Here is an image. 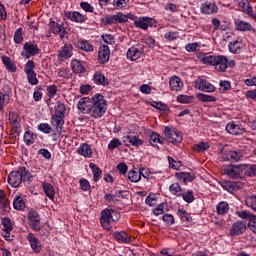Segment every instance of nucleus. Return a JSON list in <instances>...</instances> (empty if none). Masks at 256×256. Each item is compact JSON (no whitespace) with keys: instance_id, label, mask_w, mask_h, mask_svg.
Listing matches in <instances>:
<instances>
[{"instance_id":"56","label":"nucleus","mask_w":256,"mask_h":256,"mask_svg":"<svg viewBox=\"0 0 256 256\" xmlns=\"http://www.w3.org/2000/svg\"><path fill=\"white\" fill-rule=\"evenodd\" d=\"M177 102L178 103H184V104L193 103V97L192 96H187V95H179L177 97Z\"/></svg>"},{"instance_id":"1","label":"nucleus","mask_w":256,"mask_h":256,"mask_svg":"<svg viewBox=\"0 0 256 256\" xmlns=\"http://www.w3.org/2000/svg\"><path fill=\"white\" fill-rule=\"evenodd\" d=\"M77 107L81 113L89 114L94 119H99L107 112V101L103 95L95 94L92 99L81 98Z\"/></svg>"},{"instance_id":"14","label":"nucleus","mask_w":256,"mask_h":256,"mask_svg":"<svg viewBox=\"0 0 256 256\" xmlns=\"http://www.w3.org/2000/svg\"><path fill=\"white\" fill-rule=\"evenodd\" d=\"M109 57H111V50H109V46L102 45L99 48L98 59L100 63H107L109 61Z\"/></svg>"},{"instance_id":"12","label":"nucleus","mask_w":256,"mask_h":256,"mask_svg":"<svg viewBox=\"0 0 256 256\" xmlns=\"http://www.w3.org/2000/svg\"><path fill=\"white\" fill-rule=\"evenodd\" d=\"M223 161H241L243 159V152L241 151H226L222 156Z\"/></svg>"},{"instance_id":"6","label":"nucleus","mask_w":256,"mask_h":256,"mask_svg":"<svg viewBox=\"0 0 256 256\" xmlns=\"http://www.w3.org/2000/svg\"><path fill=\"white\" fill-rule=\"evenodd\" d=\"M123 143L127 147L132 145V147H141L143 145V140L139 138V135L134 132H129L127 136L123 137Z\"/></svg>"},{"instance_id":"38","label":"nucleus","mask_w":256,"mask_h":256,"mask_svg":"<svg viewBox=\"0 0 256 256\" xmlns=\"http://www.w3.org/2000/svg\"><path fill=\"white\" fill-rule=\"evenodd\" d=\"M197 99H199V101H202V103H213L217 101V98H215L214 96L203 93L197 94Z\"/></svg>"},{"instance_id":"34","label":"nucleus","mask_w":256,"mask_h":256,"mask_svg":"<svg viewBox=\"0 0 256 256\" xmlns=\"http://www.w3.org/2000/svg\"><path fill=\"white\" fill-rule=\"evenodd\" d=\"M93 80H94L96 85H103V87H105V85L109 84V82L107 81L105 76L103 74L99 73V72L94 74Z\"/></svg>"},{"instance_id":"29","label":"nucleus","mask_w":256,"mask_h":256,"mask_svg":"<svg viewBox=\"0 0 256 256\" xmlns=\"http://www.w3.org/2000/svg\"><path fill=\"white\" fill-rule=\"evenodd\" d=\"M71 68L73 73H85V66H83V63L79 60H72L71 62Z\"/></svg>"},{"instance_id":"5","label":"nucleus","mask_w":256,"mask_h":256,"mask_svg":"<svg viewBox=\"0 0 256 256\" xmlns=\"http://www.w3.org/2000/svg\"><path fill=\"white\" fill-rule=\"evenodd\" d=\"M28 221L33 231H41V217L35 210H30L28 213Z\"/></svg>"},{"instance_id":"35","label":"nucleus","mask_w":256,"mask_h":256,"mask_svg":"<svg viewBox=\"0 0 256 256\" xmlns=\"http://www.w3.org/2000/svg\"><path fill=\"white\" fill-rule=\"evenodd\" d=\"M89 167L90 169L92 170L93 172V179L95 182L99 181V179H101V175H103V171L97 167V165L93 164V163H90L89 164Z\"/></svg>"},{"instance_id":"57","label":"nucleus","mask_w":256,"mask_h":256,"mask_svg":"<svg viewBox=\"0 0 256 256\" xmlns=\"http://www.w3.org/2000/svg\"><path fill=\"white\" fill-rule=\"evenodd\" d=\"M14 42L22 43L23 42V28H18L14 34Z\"/></svg>"},{"instance_id":"55","label":"nucleus","mask_w":256,"mask_h":256,"mask_svg":"<svg viewBox=\"0 0 256 256\" xmlns=\"http://www.w3.org/2000/svg\"><path fill=\"white\" fill-rule=\"evenodd\" d=\"M209 144L207 142H201L194 146V151H198V153H201L203 151H207L209 149Z\"/></svg>"},{"instance_id":"24","label":"nucleus","mask_w":256,"mask_h":256,"mask_svg":"<svg viewBox=\"0 0 256 256\" xmlns=\"http://www.w3.org/2000/svg\"><path fill=\"white\" fill-rule=\"evenodd\" d=\"M24 51H26V53H28V55H39V53H41V50L39 49V47L37 46V44H33L30 42H26L24 44Z\"/></svg>"},{"instance_id":"11","label":"nucleus","mask_w":256,"mask_h":256,"mask_svg":"<svg viewBox=\"0 0 256 256\" xmlns=\"http://www.w3.org/2000/svg\"><path fill=\"white\" fill-rule=\"evenodd\" d=\"M200 10H201V13H203V15H213L217 13V11H219V7H217L215 3L206 1L201 4Z\"/></svg>"},{"instance_id":"32","label":"nucleus","mask_w":256,"mask_h":256,"mask_svg":"<svg viewBox=\"0 0 256 256\" xmlns=\"http://www.w3.org/2000/svg\"><path fill=\"white\" fill-rule=\"evenodd\" d=\"M78 153H79V155H83V157H91V155H93V151L91 150V146H89L88 144H82L78 148Z\"/></svg>"},{"instance_id":"9","label":"nucleus","mask_w":256,"mask_h":256,"mask_svg":"<svg viewBox=\"0 0 256 256\" xmlns=\"http://www.w3.org/2000/svg\"><path fill=\"white\" fill-rule=\"evenodd\" d=\"M214 67L216 71L225 73L227 71V68L229 67V60L225 56H217L216 62L214 63Z\"/></svg>"},{"instance_id":"27","label":"nucleus","mask_w":256,"mask_h":256,"mask_svg":"<svg viewBox=\"0 0 256 256\" xmlns=\"http://www.w3.org/2000/svg\"><path fill=\"white\" fill-rule=\"evenodd\" d=\"M66 17L76 23H83L86 19L85 16L79 12H66Z\"/></svg>"},{"instance_id":"4","label":"nucleus","mask_w":256,"mask_h":256,"mask_svg":"<svg viewBox=\"0 0 256 256\" xmlns=\"http://www.w3.org/2000/svg\"><path fill=\"white\" fill-rule=\"evenodd\" d=\"M245 165H232L224 169L226 175L231 179H241V174L245 171Z\"/></svg>"},{"instance_id":"63","label":"nucleus","mask_w":256,"mask_h":256,"mask_svg":"<svg viewBox=\"0 0 256 256\" xmlns=\"http://www.w3.org/2000/svg\"><path fill=\"white\" fill-rule=\"evenodd\" d=\"M127 3H129V0H114L113 1L114 7H117L118 9H123V7H127Z\"/></svg>"},{"instance_id":"20","label":"nucleus","mask_w":256,"mask_h":256,"mask_svg":"<svg viewBox=\"0 0 256 256\" xmlns=\"http://www.w3.org/2000/svg\"><path fill=\"white\" fill-rule=\"evenodd\" d=\"M65 116H61L59 114H54L51 118V125L56 127V131H61L63 129V125H65V120L63 119Z\"/></svg>"},{"instance_id":"58","label":"nucleus","mask_w":256,"mask_h":256,"mask_svg":"<svg viewBox=\"0 0 256 256\" xmlns=\"http://www.w3.org/2000/svg\"><path fill=\"white\" fill-rule=\"evenodd\" d=\"M181 197H183L186 203H193V201H195V196L193 195V191H188L186 193H183Z\"/></svg>"},{"instance_id":"2","label":"nucleus","mask_w":256,"mask_h":256,"mask_svg":"<svg viewBox=\"0 0 256 256\" xmlns=\"http://www.w3.org/2000/svg\"><path fill=\"white\" fill-rule=\"evenodd\" d=\"M119 219H121V214L118 211L106 208L101 212L100 223L106 231H111V222L115 223Z\"/></svg>"},{"instance_id":"37","label":"nucleus","mask_w":256,"mask_h":256,"mask_svg":"<svg viewBox=\"0 0 256 256\" xmlns=\"http://www.w3.org/2000/svg\"><path fill=\"white\" fill-rule=\"evenodd\" d=\"M176 177H178V179H181L183 183H189L193 181V179H195V176H193V174L187 172L176 173Z\"/></svg>"},{"instance_id":"15","label":"nucleus","mask_w":256,"mask_h":256,"mask_svg":"<svg viewBox=\"0 0 256 256\" xmlns=\"http://www.w3.org/2000/svg\"><path fill=\"white\" fill-rule=\"evenodd\" d=\"M27 239L29 241L32 251H34V253H41V242H39V239L35 237V234L29 233Z\"/></svg>"},{"instance_id":"26","label":"nucleus","mask_w":256,"mask_h":256,"mask_svg":"<svg viewBox=\"0 0 256 256\" xmlns=\"http://www.w3.org/2000/svg\"><path fill=\"white\" fill-rule=\"evenodd\" d=\"M72 51H73V46L71 44H65L60 50V53H59L60 59L71 58Z\"/></svg>"},{"instance_id":"8","label":"nucleus","mask_w":256,"mask_h":256,"mask_svg":"<svg viewBox=\"0 0 256 256\" xmlns=\"http://www.w3.org/2000/svg\"><path fill=\"white\" fill-rule=\"evenodd\" d=\"M244 231H247V223L243 221H237L232 225L230 229V235L232 237H236L237 235H243Z\"/></svg>"},{"instance_id":"40","label":"nucleus","mask_w":256,"mask_h":256,"mask_svg":"<svg viewBox=\"0 0 256 256\" xmlns=\"http://www.w3.org/2000/svg\"><path fill=\"white\" fill-rule=\"evenodd\" d=\"M20 175L22 177V181H30L33 179V174L27 170L25 167H20Z\"/></svg>"},{"instance_id":"30","label":"nucleus","mask_w":256,"mask_h":256,"mask_svg":"<svg viewBox=\"0 0 256 256\" xmlns=\"http://www.w3.org/2000/svg\"><path fill=\"white\" fill-rule=\"evenodd\" d=\"M45 195H47L52 201L55 199V188L50 183L44 182L42 184Z\"/></svg>"},{"instance_id":"25","label":"nucleus","mask_w":256,"mask_h":256,"mask_svg":"<svg viewBox=\"0 0 256 256\" xmlns=\"http://www.w3.org/2000/svg\"><path fill=\"white\" fill-rule=\"evenodd\" d=\"M113 237L119 243H131V236L127 235L125 231L114 232Z\"/></svg>"},{"instance_id":"19","label":"nucleus","mask_w":256,"mask_h":256,"mask_svg":"<svg viewBox=\"0 0 256 256\" xmlns=\"http://www.w3.org/2000/svg\"><path fill=\"white\" fill-rule=\"evenodd\" d=\"M143 171H145L144 168H140L139 172L132 170L128 172V179L132 183H138V181H141V176L147 179V175L143 174Z\"/></svg>"},{"instance_id":"52","label":"nucleus","mask_w":256,"mask_h":256,"mask_svg":"<svg viewBox=\"0 0 256 256\" xmlns=\"http://www.w3.org/2000/svg\"><path fill=\"white\" fill-rule=\"evenodd\" d=\"M26 75H27L28 83H30V85H37L39 83V80L37 79V73L29 72V73H26Z\"/></svg>"},{"instance_id":"54","label":"nucleus","mask_w":256,"mask_h":256,"mask_svg":"<svg viewBox=\"0 0 256 256\" xmlns=\"http://www.w3.org/2000/svg\"><path fill=\"white\" fill-rule=\"evenodd\" d=\"M2 225L4 227L3 231H6V233H9V231L13 230V225L11 224V219L9 218H3Z\"/></svg>"},{"instance_id":"17","label":"nucleus","mask_w":256,"mask_h":256,"mask_svg":"<svg viewBox=\"0 0 256 256\" xmlns=\"http://www.w3.org/2000/svg\"><path fill=\"white\" fill-rule=\"evenodd\" d=\"M196 89L199 91H205L206 93H213L215 91V86L211 83L207 82L206 80H199L196 81Z\"/></svg>"},{"instance_id":"48","label":"nucleus","mask_w":256,"mask_h":256,"mask_svg":"<svg viewBox=\"0 0 256 256\" xmlns=\"http://www.w3.org/2000/svg\"><path fill=\"white\" fill-rule=\"evenodd\" d=\"M178 217H180V219L182 221H186L187 223L192 221L191 216L189 215V213H187V211L183 210V209H179L177 212Z\"/></svg>"},{"instance_id":"33","label":"nucleus","mask_w":256,"mask_h":256,"mask_svg":"<svg viewBox=\"0 0 256 256\" xmlns=\"http://www.w3.org/2000/svg\"><path fill=\"white\" fill-rule=\"evenodd\" d=\"M0 209H2V211H9V200L5 197L3 190H0Z\"/></svg>"},{"instance_id":"21","label":"nucleus","mask_w":256,"mask_h":256,"mask_svg":"<svg viewBox=\"0 0 256 256\" xmlns=\"http://www.w3.org/2000/svg\"><path fill=\"white\" fill-rule=\"evenodd\" d=\"M236 31H255L253 26L249 22H245L241 19L235 20Z\"/></svg>"},{"instance_id":"53","label":"nucleus","mask_w":256,"mask_h":256,"mask_svg":"<svg viewBox=\"0 0 256 256\" xmlns=\"http://www.w3.org/2000/svg\"><path fill=\"white\" fill-rule=\"evenodd\" d=\"M228 47H229V51L231 53H237V51H239V49H241V43H239V41L235 40V41L230 42Z\"/></svg>"},{"instance_id":"18","label":"nucleus","mask_w":256,"mask_h":256,"mask_svg":"<svg viewBox=\"0 0 256 256\" xmlns=\"http://www.w3.org/2000/svg\"><path fill=\"white\" fill-rule=\"evenodd\" d=\"M124 20L125 17L123 16V13H118L116 15L106 16L104 18V23H106V25H115L116 23H123Z\"/></svg>"},{"instance_id":"64","label":"nucleus","mask_w":256,"mask_h":256,"mask_svg":"<svg viewBox=\"0 0 256 256\" xmlns=\"http://www.w3.org/2000/svg\"><path fill=\"white\" fill-rule=\"evenodd\" d=\"M244 83L247 85V87H253L256 85V76L249 77L244 80Z\"/></svg>"},{"instance_id":"51","label":"nucleus","mask_w":256,"mask_h":256,"mask_svg":"<svg viewBox=\"0 0 256 256\" xmlns=\"http://www.w3.org/2000/svg\"><path fill=\"white\" fill-rule=\"evenodd\" d=\"M78 47L79 49H82V51L87 52L93 51L94 49V47L88 41H81L80 43H78Z\"/></svg>"},{"instance_id":"45","label":"nucleus","mask_w":256,"mask_h":256,"mask_svg":"<svg viewBox=\"0 0 256 256\" xmlns=\"http://www.w3.org/2000/svg\"><path fill=\"white\" fill-rule=\"evenodd\" d=\"M201 62L204 63V65H212L214 67L215 63H217V56H213V55L204 56L201 59Z\"/></svg>"},{"instance_id":"47","label":"nucleus","mask_w":256,"mask_h":256,"mask_svg":"<svg viewBox=\"0 0 256 256\" xmlns=\"http://www.w3.org/2000/svg\"><path fill=\"white\" fill-rule=\"evenodd\" d=\"M65 111H67V109L65 108V104L61 103V102H56L55 105V115H61L65 117Z\"/></svg>"},{"instance_id":"44","label":"nucleus","mask_w":256,"mask_h":256,"mask_svg":"<svg viewBox=\"0 0 256 256\" xmlns=\"http://www.w3.org/2000/svg\"><path fill=\"white\" fill-rule=\"evenodd\" d=\"M13 205L14 209H17L18 211H22V209H25V201L23 200V197H16L13 202Z\"/></svg>"},{"instance_id":"60","label":"nucleus","mask_w":256,"mask_h":256,"mask_svg":"<svg viewBox=\"0 0 256 256\" xmlns=\"http://www.w3.org/2000/svg\"><path fill=\"white\" fill-rule=\"evenodd\" d=\"M35 69V62L33 60H29L26 65H25V73H35V71L33 70Z\"/></svg>"},{"instance_id":"10","label":"nucleus","mask_w":256,"mask_h":256,"mask_svg":"<svg viewBox=\"0 0 256 256\" xmlns=\"http://www.w3.org/2000/svg\"><path fill=\"white\" fill-rule=\"evenodd\" d=\"M244 183L240 181H226L223 184V189L228 191V193H235L236 191H239V189H243Z\"/></svg>"},{"instance_id":"41","label":"nucleus","mask_w":256,"mask_h":256,"mask_svg":"<svg viewBox=\"0 0 256 256\" xmlns=\"http://www.w3.org/2000/svg\"><path fill=\"white\" fill-rule=\"evenodd\" d=\"M170 192L172 193V195H176V197H181V195L183 194V189L181 188V185L176 182L170 186Z\"/></svg>"},{"instance_id":"22","label":"nucleus","mask_w":256,"mask_h":256,"mask_svg":"<svg viewBox=\"0 0 256 256\" xmlns=\"http://www.w3.org/2000/svg\"><path fill=\"white\" fill-rule=\"evenodd\" d=\"M141 55V50L136 46H132L127 52V58L131 59V61H137V59H141Z\"/></svg>"},{"instance_id":"7","label":"nucleus","mask_w":256,"mask_h":256,"mask_svg":"<svg viewBox=\"0 0 256 256\" xmlns=\"http://www.w3.org/2000/svg\"><path fill=\"white\" fill-rule=\"evenodd\" d=\"M8 183L11 185V187H19L21 183H23V178L21 176V170L18 169V171H12L8 176Z\"/></svg>"},{"instance_id":"59","label":"nucleus","mask_w":256,"mask_h":256,"mask_svg":"<svg viewBox=\"0 0 256 256\" xmlns=\"http://www.w3.org/2000/svg\"><path fill=\"white\" fill-rule=\"evenodd\" d=\"M165 39L167 41H175L176 39H179V33L178 32H166L164 35Z\"/></svg>"},{"instance_id":"36","label":"nucleus","mask_w":256,"mask_h":256,"mask_svg":"<svg viewBox=\"0 0 256 256\" xmlns=\"http://www.w3.org/2000/svg\"><path fill=\"white\" fill-rule=\"evenodd\" d=\"M149 141L153 147H157V143H160V145H163V143L165 142V140L161 137V135L157 133H152Z\"/></svg>"},{"instance_id":"39","label":"nucleus","mask_w":256,"mask_h":256,"mask_svg":"<svg viewBox=\"0 0 256 256\" xmlns=\"http://www.w3.org/2000/svg\"><path fill=\"white\" fill-rule=\"evenodd\" d=\"M49 27H50L51 33H54V35H59V33L63 31V25H59L55 21H50Z\"/></svg>"},{"instance_id":"43","label":"nucleus","mask_w":256,"mask_h":256,"mask_svg":"<svg viewBox=\"0 0 256 256\" xmlns=\"http://www.w3.org/2000/svg\"><path fill=\"white\" fill-rule=\"evenodd\" d=\"M35 134L31 131H26L24 134V143L26 145H33L35 143Z\"/></svg>"},{"instance_id":"42","label":"nucleus","mask_w":256,"mask_h":256,"mask_svg":"<svg viewBox=\"0 0 256 256\" xmlns=\"http://www.w3.org/2000/svg\"><path fill=\"white\" fill-rule=\"evenodd\" d=\"M240 9H242V11H246L247 13L251 14V12L253 11V8L251 6H249V0H236Z\"/></svg>"},{"instance_id":"61","label":"nucleus","mask_w":256,"mask_h":256,"mask_svg":"<svg viewBox=\"0 0 256 256\" xmlns=\"http://www.w3.org/2000/svg\"><path fill=\"white\" fill-rule=\"evenodd\" d=\"M117 147H121V141L117 138H114L108 144V149L113 151V149H117Z\"/></svg>"},{"instance_id":"16","label":"nucleus","mask_w":256,"mask_h":256,"mask_svg":"<svg viewBox=\"0 0 256 256\" xmlns=\"http://www.w3.org/2000/svg\"><path fill=\"white\" fill-rule=\"evenodd\" d=\"M2 63L7 69L9 73H16L17 72V65H15V62L9 57V56H1Z\"/></svg>"},{"instance_id":"49","label":"nucleus","mask_w":256,"mask_h":256,"mask_svg":"<svg viewBox=\"0 0 256 256\" xmlns=\"http://www.w3.org/2000/svg\"><path fill=\"white\" fill-rule=\"evenodd\" d=\"M149 18H142L135 22L136 27H139V29H148L149 27Z\"/></svg>"},{"instance_id":"62","label":"nucleus","mask_w":256,"mask_h":256,"mask_svg":"<svg viewBox=\"0 0 256 256\" xmlns=\"http://www.w3.org/2000/svg\"><path fill=\"white\" fill-rule=\"evenodd\" d=\"M80 188L82 191H89L91 189V184H89V181L85 178L80 179Z\"/></svg>"},{"instance_id":"46","label":"nucleus","mask_w":256,"mask_h":256,"mask_svg":"<svg viewBox=\"0 0 256 256\" xmlns=\"http://www.w3.org/2000/svg\"><path fill=\"white\" fill-rule=\"evenodd\" d=\"M217 213L218 215H225L227 211H229V204L227 202H220L217 207Z\"/></svg>"},{"instance_id":"28","label":"nucleus","mask_w":256,"mask_h":256,"mask_svg":"<svg viewBox=\"0 0 256 256\" xmlns=\"http://www.w3.org/2000/svg\"><path fill=\"white\" fill-rule=\"evenodd\" d=\"M6 92H0V111L3 109V105H7L10 101L9 93H11V88L9 86H5Z\"/></svg>"},{"instance_id":"3","label":"nucleus","mask_w":256,"mask_h":256,"mask_svg":"<svg viewBox=\"0 0 256 256\" xmlns=\"http://www.w3.org/2000/svg\"><path fill=\"white\" fill-rule=\"evenodd\" d=\"M164 134L169 143L177 144L183 141V135H181V132H179L177 128H170L169 126H166Z\"/></svg>"},{"instance_id":"31","label":"nucleus","mask_w":256,"mask_h":256,"mask_svg":"<svg viewBox=\"0 0 256 256\" xmlns=\"http://www.w3.org/2000/svg\"><path fill=\"white\" fill-rule=\"evenodd\" d=\"M9 121L12 125L13 131L17 132V130L19 129V127L21 125V119L19 118V116H17V114H10Z\"/></svg>"},{"instance_id":"50","label":"nucleus","mask_w":256,"mask_h":256,"mask_svg":"<svg viewBox=\"0 0 256 256\" xmlns=\"http://www.w3.org/2000/svg\"><path fill=\"white\" fill-rule=\"evenodd\" d=\"M38 131L49 134V133H53V128L48 123H41L38 125Z\"/></svg>"},{"instance_id":"23","label":"nucleus","mask_w":256,"mask_h":256,"mask_svg":"<svg viewBox=\"0 0 256 256\" xmlns=\"http://www.w3.org/2000/svg\"><path fill=\"white\" fill-rule=\"evenodd\" d=\"M169 86L172 91H181V89L183 88V82L181 81V78L173 76L172 78H170Z\"/></svg>"},{"instance_id":"13","label":"nucleus","mask_w":256,"mask_h":256,"mask_svg":"<svg viewBox=\"0 0 256 256\" xmlns=\"http://www.w3.org/2000/svg\"><path fill=\"white\" fill-rule=\"evenodd\" d=\"M226 131L230 135H243L245 132V128L241 127V125L236 124L235 122H229L226 125Z\"/></svg>"}]
</instances>
